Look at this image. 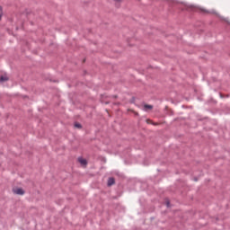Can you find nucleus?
Wrapping results in <instances>:
<instances>
[{
  "label": "nucleus",
  "mask_w": 230,
  "mask_h": 230,
  "mask_svg": "<svg viewBox=\"0 0 230 230\" xmlns=\"http://www.w3.org/2000/svg\"><path fill=\"white\" fill-rule=\"evenodd\" d=\"M116 3H120L121 0H114Z\"/></svg>",
  "instance_id": "nucleus-10"
},
{
  "label": "nucleus",
  "mask_w": 230,
  "mask_h": 230,
  "mask_svg": "<svg viewBox=\"0 0 230 230\" xmlns=\"http://www.w3.org/2000/svg\"><path fill=\"white\" fill-rule=\"evenodd\" d=\"M13 192L14 194L20 195V196H22V195H24V193H25V191H24L22 189H21V188H13Z\"/></svg>",
  "instance_id": "nucleus-1"
},
{
  "label": "nucleus",
  "mask_w": 230,
  "mask_h": 230,
  "mask_svg": "<svg viewBox=\"0 0 230 230\" xmlns=\"http://www.w3.org/2000/svg\"><path fill=\"white\" fill-rule=\"evenodd\" d=\"M201 12L206 13H209V11H207L206 9H201Z\"/></svg>",
  "instance_id": "nucleus-8"
},
{
  "label": "nucleus",
  "mask_w": 230,
  "mask_h": 230,
  "mask_svg": "<svg viewBox=\"0 0 230 230\" xmlns=\"http://www.w3.org/2000/svg\"><path fill=\"white\" fill-rule=\"evenodd\" d=\"M75 127L77 128H82L81 124H79L78 122H76L75 124Z\"/></svg>",
  "instance_id": "nucleus-6"
},
{
  "label": "nucleus",
  "mask_w": 230,
  "mask_h": 230,
  "mask_svg": "<svg viewBox=\"0 0 230 230\" xmlns=\"http://www.w3.org/2000/svg\"><path fill=\"white\" fill-rule=\"evenodd\" d=\"M114 184H115L114 178H110L109 181H108V186L111 187V186H112Z\"/></svg>",
  "instance_id": "nucleus-4"
},
{
  "label": "nucleus",
  "mask_w": 230,
  "mask_h": 230,
  "mask_svg": "<svg viewBox=\"0 0 230 230\" xmlns=\"http://www.w3.org/2000/svg\"><path fill=\"white\" fill-rule=\"evenodd\" d=\"M146 122H147V124H151V123H152V120L147 119Z\"/></svg>",
  "instance_id": "nucleus-9"
},
{
  "label": "nucleus",
  "mask_w": 230,
  "mask_h": 230,
  "mask_svg": "<svg viewBox=\"0 0 230 230\" xmlns=\"http://www.w3.org/2000/svg\"><path fill=\"white\" fill-rule=\"evenodd\" d=\"M9 80V77L6 75H3L0 77V82L4 83V82H7Z\"/></svg>",
  "instance_id": "nucleus-2"
},
{
  "label": "nucleus",
  "mask_w": 230,
  "mask_h": 230,
  "mask_svg": "<svg viewBox=\"0 0 230 230\" xmlns=\"http://www.w3.org/2000/svg\"><path fill=\"white\" fill-rule=\"evenodd\" d=\"M170 207V202L169 201H167V208H169Z\"/></svg>",
  "instance_id": "nucleus-11"
},
{
  "label": "nucleus",
  "mask_w": 230,
  "mask_h": 230,
  "mask_svg": "<svg viewBox=\"0 0 230 230\" xmlns=\"http://www.w3.org/2000/svg\"><path fill=\"white\" fill-rule=\"evenodd\" d=\"M154 108V106H151V104H145L144 105V109H146V110H152Z\"/></svg>",
  "instance_id": "nucleus-5"
},
{
  "label": "nucleus",
  "mask_w": 230,
  "mask_h": 230,
  "mask_svg": "<svg viewBox=\"0 0 230 230\" xmlns=\"http://www.w3.org/2000/svg\"><path fill=\"white\" fill-rule=\"evenodd\" d=\"M3 11H2V6H0V20L2 18Z\"/></svg>",
  "instance_id": "nucleus-7"
},
{
  "label": "nucleus",
  "mask_w": 230,
  "mask_h": 230,
  "mask_svg": "<svg viewBox=\"0 0 230 230\" xmlns=\"http://www.w3.org/2000/svg\"><path fill=\"white\" fill-rule=\"evenodd\" d=\"M78 161L83 166L87 165V160H85V158H79Z\"/></svg>",
  "instance_id": "nucleus-3"
}]
</instances>
